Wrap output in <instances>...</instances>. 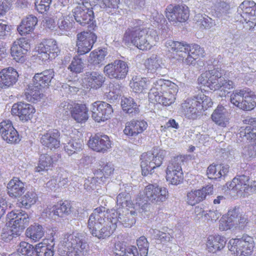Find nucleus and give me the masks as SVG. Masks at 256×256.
Here are the masks:
<instances>
[{
  "instance_id": "f257e3e1",
  "label": "nucleus",
  "mask_w": 256,
  "mask_h": 256,
  "mask_svg": "<svg viewBox=\"0 0 256 256\" xmlns=\"http://www.w3.org/2000/svg\"><path fill=\"white\" fill-rule=\"evenodd\" d=\"M104 208H98L90 215L88 227L90 233L98 238L110 236L117 227V219L114 218V214L106 217Z\"/></svg>"
},
{
  "instance_id": "f03ea898",
  "label": "nucleus",
  "mask_w": 256,
  "mask_h": 256,
  "mask_svg": "<svg viewBox=\"0 0 256 256\" xmlns=\"http://www.w3.org/2000/svg\"><path fill=\"white\" fill-rule=\"evenodd\" d=\"M158 40L156 32L149 28H132L126 30L122 38L126 46L130 44L142 50H150Z\"/></svg>"
},
{
  "instance_id": "7ed1b4c3",
  "label": "nucleus",
  "mask_w": 256,
  "mask_h": 256,
  "mask_svg": "<svg viewBox=\"0 0 256 256\" xmlns=\"http://www.w3.org/2000/svg\"><path fill=\"white\" fill-rule=\"evenodd\" d=\"M165 46L169 51L175 52L178 56V60L184 64L194 65L196 60L202 56L204 50L198 44H189L186 42H180L172 40H168Z\"/></svg>"
},
{
  "instance_id": "20e7f679",
  "label": "nucleus",
  "mask_w": 256,
  "mask_h": 256,
  "mask_svg": "<svg viewBox=\"0 0 256 256\" xmlns=\"http://www.w3.org/2000/svg\"><path fill=\"white\" fill-rule=\"evenodd\" d=\"M198 83L209 88L211 90L221 89L224 92L234 87L232 81L226 80L222 76V73L217 69L206 71L198 78Z\"/></svg>"
},
{
  "instance_id": "39448f33",
  "label": "nucleus",
  "mask_w": 256,
  "mask_h": 256,
  "mask_svg": "<svg viewBox=\"0 0 256 256\" xmlns=\"http://www.w3.org/2000/svg\"><path fill=\"white\" fill-rule=\"evenodd\" d=\"M168 154V152L158 148L143 153L140 156L142 174L147 176L152 174V170L160 166L164 158Z\"/></svg>"
},
{
  "instance_id": "423d86ee",
  "label": "nucleus",
  "mask_w": 256,
  "mask_h": 256,
  "mask_svg": "<svg viewBox=\"0 0 256 256\" xmlns=\"http://www.w3.org/2000/svg\"><path fill=\"white\" fill-rule=\"evenodd\" d=\"M62 244L67 250V256H84L87 247L84 236L80 233L65 234Z\"/></svg>"
},
{
  "instance_id": "0eeeda50",
  "label": "nucleus",
  "mask_w": 256,
  "mask_h": 256,
  "mask_svg": "<svg viewBox=\"0 0 256 256\" xmlns=\"http://www.w3.org/2000/svg\"><path fill=\"white\" fill-rule=\"evenodd\" d=\"M254 247L253 238L248 235L240 238L232 239L229 241L228 248L236 256H246L251 254Z\"/></svg>"
},
{
  "instance_id": "6e6552de",
  "label": "nucleus",
  "mask_w": 256,
  "mask_h": 256,
  "mask_svg": "<svg viewBox=\"0 0 256 256\" xmlns=\"http://www.w3.org/2000/svg\"><path fill=\"white\" fill-rule=\"evenodd\" d=\"M128 70L127 64L118 60L106 64L104 72L110 79L122 80L126 78Z\"/></svg>"
},
{
  "instance_id": "1a4fd4ad",
  "label": "nucleus",
  "mask_w": 256,
  "mask_h": 256,
  "mask_svg": "<svg viewBox=\"0 0 256 256\" xmlns=\"http://www.w3.org/2000/svg\"><path fill=\"white\" fill-rule=\"evenodd\" d=\"M226 186L229 190L243 197L248 194L252 190L249 177L244 174L235 177L232 181L227 182Z\"/></svg>"
},
{
  "instance_id": "9d476101",
  "label": "nucleus",
  "mask_w": 256,
  "mask_h": 256,
  "mask_svg": "<svg viewBox=\"0 0 256 256\" xmlns=\"http://www.w3.org/2000/svg\"><path fill=\"white\" fill-rule=\"evenodd\" d=\"M92 118L98 122H104L110 118L113 109L110 104L104 102L97 101L92 104Z\"/></svg>"
},
{
  "instance_id": "9b49d317",
  "label": "nucleus",
  "mask_w": 256,
  "mask_h": 256,
  "mask_svg": "<svg viewBox=\"0 0 256 256\" xmlns=\"http://www.w3.org/2000/svg\"><path fill=\"white\" fill-rule=\"evenodd\" d=\"M97 36L90 32H82L76 36L77 52L79 55H83L88 52L92 48L96 42Z\"/></svg>"
},
{
  "instance_id": "f8f14e48",
  "label": "nucleus",
  "mask_w": 256,
  "mask_h": 256,
  "mask_svg": "<svg viewBox=\"0 0 256 256\" xmlns=\"http://www.w3.org/2000/svg\"><path fill=\"white\" fill-rule=\"evenodd\" d=\"M166 188L154 184H148L144 189L145 198L142 202L158 204L164 201L168 196Z\"/></svg>"
},
{
  "instance_id": "ddd939ff",
  "label": "nucleus",
  "mask_w": 256,
  "mask_h": 256,
  "mask_svg": "<svg viewBox=\"0 0 256 256\" xmlns=\"http://www.w3.org/2000/svg\"><path fill=\"white\" fill-rule=\"evenodd\" d=\"M39 57L42 60H52L56 57L60 50L56 42L54 39L46 40L41 42L38 47Z\"/></svg>"
},
{
  "instance_id": "4468645a",
  "label": "nucleus",
  "mask_w": 256,
  "mask_h": 256,
  "mask_svg": "<svg viewBox=\"0 0 256 256\" xmlns=\"http://www.w3.org/2000/svg\"><path fill=\"white\" fill-rule=\"evenodd\" d=\"M166 15L170 21L175 22H184L189 17V9L186 5L170 4L166 10Z\"/></svg>"
},
{
  "instance_id": "2eb2a0df",
  "label": "nucleus",
  "mask_w": 256,
  "mask_h": 256,
  "mask_svg": "<svg viewBox=\"0 0 256 256\" xmlns=\"http://www.w3.org/2000/svg\"><path fill=\"white\" fill-rule=\"evenodd\" d=\"M28 214L24 211L18 212H11L7 214L6 225L15 230H18L20 233V231L28 224Z\"/></svg>"
},
{
  "instance_id": "dca6fc26",
  "label": "nucleus",
  "mask_w": 256,
  "mask_h": 256,
  "mask_svg": "<svg viewBox=\"0 0 256 256\" xmlns=\"http://www.w3.org/2000/svg\"><path fill=\"white\" fill-rule=\"evenodd\" d=\"M151 82H152L153 85L148 93V98L150 102L166 90L170 89H174V90H176V85L168 80L160 79L154 82L152 79Z\"/></svg>"
},
{
  "instance_id": "f3484780",
  "label": "nucleus",
  "mask_w": 256,
  "mask_h": 256,
  "mask_svg": "<svg viewBox=\"0 0 256 256\" xmlns=\"http://www.w3.org/2000/svg\"><path fill=\"white\" fill-rule=\"evenodd\" d=\"M213 194V186L208 185L201 189L192 190L186 194V202L191 206H194Z\"/></svg>"
},
{
  "instance_id": "a211bd4d",
  "label": "nucleus",
  "mask_w": 256,
  "mask_h": 256,
  "mask_svg": "<svg viewBox=\"0 0 256 256\" xmlns=\"http://www.w3.org/2000/svg\"><path fill=\"white\" fill-rule=\"evenodd\" d=\"M30 49V45L24 38H20L14 41L11 47V55L17 62H22L24 56Z\"/></svg>"
},
{
  "instance_id": "6ab92c4d",
  "label": "nucleus",
  "mask_w": 256,
  "mask_h": 256,
  "mask_svg": "<svg viewBox=\"0 0 256 256\" xmlns=\"http://www.w3.org/2000/svg\"><path fill=\"white\" fill-rule=\"evenodd\" d=\"M88 144L94 150L104 153L111 148L112 142L106 135L96 134L90 138Z\"/></svg>"
},
{
  "instance_id": "aec40b11",
  "label": "nucleus",
  "mask_w": 256,
  "mask_h": 256,
  "mask_svg": "<svg viewBox=\"0 0 256 256\" xmlns=\"http://www.w3.org/2000/svg\"><path fill=\"white\" fill-rule=\"evenodd\" d=\"M11 112L12 114L18 115L20 120L26 122L32 118L35 109L29 104L20 102L12 106Z\"/></svg>"
},
{
  "instance_id": "412c9836",
  "label": "nucleus",
  "mask_w": 256,
  "mask_h": 256,
  "mask_svg": "<svg viewBox=\"0 0 256 256\" xmlns=\"http://www.w3.org/2000/svg\"><path fill=\"white\" fill-rule=\"evenodd\" d=\"M94 14L93 10L87 8L83 4L78 5L74 11L75 20L83 26L89 24L92 20Z\"/></svg>"
},
{
  "instance_id": "4be33fe9",
  "label": "nucleus",
  "mask_w": 256,
  "mask_h": 256,
  "mask_svg": "<svg viewBox=\"0 0 256 256\" xmlns=\"http://www.w3.org/2000/svg\"><path fill=\"white\" fill-rule=\"evenodd\" d=\"M105 81L104 76L97 72H86L84 74L82 82L86 88L98 89Z\"/></svg>"
},
{
  "instance_id": "5701e85b",
  "label": "nucleus",
  "mask_w": 256,
  "mask_h": 256,
  "mask_svg": "<svg viewBox=\"0 0 256 256\" xmlns=\"http://www.w3.org/2000/svg\"><path fill=\"white\" fill-rule=\"evenodd\" d=\"M18 74L12 67L4 68L0 72V88H6L12 86L18 80Z\"/></svg>"
},
{
  "instance_id": "b1692460",
  "label": "nucleus",
  "mask_w": 256,
  "mask_h": 256,
  "mask_svg": "<svg viewBox=\"0 0 256 256\" xmlns=\"http://www.w3.org/2000/svg\"><path fill=\"white\" fill-rule=\"evenodd\" d=\"M118 217H114L117 219V222H118L125 228H131L136 222L137 213L135 211L129 210L128 208H124L120 210L118 208Z\"/></svg>"
},
{
  "instance_id": "393cba45",
  "label": "nucleus",
  "mask_w": 256,
  "mask_h": 256,
  "mask_svg": "<svg viewBox=\"0 0 256 256\" xmlns=\"http://www.w3.org/2000/svg\"><path fill=\"white\" fill-rule=\"evenodd\" d=\"M147 126L144 120H132L126 124L124 132L128 136H136L145 130Z\"/></svg>"
},
{
  "instance_id": "a878e982",
  "label": "nucleus",
  "mask_w": 256,
  "mask_h": 256,
  "mask_svg": "<svg viewBox=\"0 0 256 256\" xmlns=\"http://www.w3.org/2000/svg\"><path fill=\"white\" fill-rule=\"evenodd\" d=\"M72 212L70 204L68 202L54 206L51 208H46L45 213L48 214L50 218H56V217H64L70 214Z\"/></svg>"
},
{
  "instance_id": "bb28decb",
  "label": "nucleus",
  "mask_w": 256,
  "mask_h": 256,
  "mask_svg": "<svg viewBox=\"0 0 256 256\" xmlns=\"http://www.w3.org/2000/svg\"><path fill=\"white\" fill-rule=\"evenodd\" d=\"M60 132L56 130L43 134L40 139L42 144L52 150L59 148L60 145Z\"/></svg>"
},
{
  "instance_id": "cd10ccee",
  "label": "nucleus",
  "mask_w": 256,
  "mask_h": 256,
  "mask_svg": "<svg viewBox=\"0 0 256 256\" xmlns=\"http://www.w3.org/2000/svg\"><path fill=\"white\" fill-rule=\"evenodd\" d=\"M138 250L135 246L128 248L126 250V256H147L149 244L147 239L144 236H140L137 240Z\"/></svg>"
},
{
  "instance_id": "c85d7f7f",
  "label": "nucleus",
  "mask_w": 256,
  "mask_h": 256,
  "mask_svg": "<svg viewBox=\"0 0 256 256\" xmlns=\"http://www.w3.org/2000/svg\"><path fill=\"white\" fill-rule=\"evenodd\" d=\"M7 189L8 195L14 198L20 197L26 190L24 184L18 178H14L8 182Z\"/></svg>"
},
{
  "instance_id": "c756f323",
  "label": "nucleus",
  "mask_w": 256,
  "mask_h": 256,
  "mask_svg": "<svg viewBox=\"0 0 256 256\" xmlns=\"http://www.w3.org/2000/svg\"><path fill=\"white\" fill-rule=\"evenodd\" d=\"M54 75L53 70H46L40 73L35 74L32 80L36 85L44 88L49 86Z\"/></svg>"
},
{
  "instance_id": "7c9ffc66",
  "label": "nucleus",
  "mask_w": 256,
  "mask_h": 256,
  "mask_svg": "<svg viewBox=\"0 0 256 256\" xmlns=\"http://www.w3.org/2000/svg\"><path fill=\"white\" fill-rule=\"evenodd\" d=\"M228 112L222 106H218L212 114V119L218 126L226 127L229 124Z\"/></svg>"
},
{
  "instance_id": "2f4dec72",
  "label": "nucleus",
  "mask_w": 256,
  "mask_h": 256,
  "mask_svg": "<svg viewBox=\"0 0 256 256\" xmlns=\"http://www.w3.org/2000/svg\"><path fill=\"white\" fill-rule=\"evenodd\" d=\"M70 136V140L65 144L64 146L65 152L69 155L77 153L82 150L84 146V142L80 138L82 135L80 134V136H76L74 134Z\"/></svg>"
},
{
  "instance_id": "473e14b6",
  "label": "nucleus",
  "mask_w": 256,
  "mask_h": 256,
  "mask_svg": "<svg viewBox=\"0 0 256 256\" xmlns=\"http://www.w3.org/2000/svg\"><path fill=\"white\" fill-rule=\"evenodd\" d=\"M238 12L242 18L256 16V4L254 1L244 0L238 6Z\"/></svg>"
},
{
  "instance_id": "72a5a7b5",
  "label": "nucleus",
  "mask_w": 256,
  "mask_h": 256,
  "mask_svg": "<svg viewBox=\"0 0 256 256\" xmlns=\"http://www.w3.org/2000/svg\"><path fill=\"white\" fill-rule=\"evenodd\" d=\"M152 80V78L150 80L148 78L136 76L132 78L130 86L133 92L140 93L148 89Z\"/></svg>"
},
{
  "instance_id": "f704fd0d",
  "label": "nucleus",
  "mask_w": 256,
  "mask_h": 256,
  "mask_svg": "<svg viewBox=\"0 0 256 256\" xmlns=\"http://www.w3.org/2000/svg\"><path fill=\"white\" fill-rule=\"evenodd\" d=\"M144 65L150 72H156L157 74H162L161 70L164 68V65L162 59L156 54H152L144 62Z\"/></svg>"
},
{
  "instance_id": "c9c22d12",
  "label": "nucleus",
  "mask_w": 256,
  "mask_h": 256,
  "mask_svg": "<svg viewBox=\"0 0 256 256\" xmlns=\"http://www.w3.org/2000/svg\"><path fill=\"white\" fill-rule=\"evenodd\" d=\"M38 22L37 18L32 15L24 19L18 28V31L22 35H26L32 32Z\"/></svg>"
},
{
  "instance_id": "e433bc0d",
  "label": "nucleus",
  "mask_w": 256,
  "mask_h": 256,
  "mask_svg": "<svg viewBox=\"0 0 256 256\" xmlns=\"http://www.w3.org/2000/svg\"><path fill=\"white\" fill-rule=\"evenodd\" d=\"M194 98H188L181 104V112L189 118H194L198 112Z\"/></svg>"
},
{
  "instance_id": "4c0bfd02",
  "label": "nucleus",
  "mask_w": 256,
  "mask_h": 256,
  "mask_svg": "<svg viewBox=\"0 0 256 256\" xmlns=\"http://www.w3.org/2000/svg\"><path fill=\"white\" fill-rule=\"evenodd\" d=\"M43 88L33 84H29L26 89L24 94L26 99L30 102H34L38 100L43 96Z\"/></svg>"
},
{
  "instance_id": "58836bf2",
  "label": "nucleus",
  "mask_w": 256,
  "mask_h": 256,
  "mask_svg": "<svg viewBox=\"0 0 256 256\" xmlns=\"http://www.w3.org/2000/svg\"><path fill=\"white\" fill-rule=\"evenodd\" d=\"M226 242V239L224 236H210L208 238L206 246L209 252H215L224 248Z\"/></svg>"
},
{
  "instance_id": "ea45409f",
  "label": "nucleus",
  "mask_w": 256,
  "mask_h": 256,
  "mask_svg": "<svg viewBox=\"0 0 256 256\" xmlns=\"http://www.w3.org/2000/svg\"><path fill=\"white\" fill-rule=\"evenodd\" d=\"M178 92V86H176V91L174 89L166 90L150 102L153 103L156 102L165 106H170L176 100L175 96Z\"/></svg>"
},
{
  "instance_id": "a19ab883",
  "label": "nucleus",
  "mask_w": 256,
  "mask_h": 256,
  "mask_svg": "<svg viewBox=\"0 0 256 256\" xmlns=\"http://www.w3.org/2000/svg\"><path fill=\"white\" fill-rule=\"evenodd\" d=\"M228 172V166L211 164L207 168L206 174L210 179H217L224 176Z\"/></svg>"
},
{
  "instance_id": "79ce46f5",
  "label": "nucleus",
  "mask_w": 256,
  "mask_h": 256,
  "mask_svg": "<svg viewBox=\"0 0 256 256\" xmlns=\"http://www.w3.org/2000/svg\"><path fill=\"white\" fill-rule=\"evenodd\" d=\"M88 110L84 104H76L71 110L72 116L78 122H85L88 118Z\"/></svg>"
},
{
  "instance_id": "37998d69",
  "label": "nucleus",
  "mask_w": 256,
  "mask_h": 256,
  "mask_svg": "<svg viewBox=\"0 0 256 256\" xmlns=\"http://www.w3.org/2000/svg\"><path fill=\"white\" fill-rule=\"evenodd\" d=\"M72 18L70 14H60L58 15L57 25L61 34H65L72 27Z\"/></svg>"
},
{
  "instance_id": "c03bdc74",
  "label": "nucleus",
  "mask_w": 256,
  "mask_h": 256,
  "mask_svg": "<svg viewBox=\"0 0 256 256\" xmlns=\"http://www.w3.org/2000/svg\"><path fill=\"white\" fill-rule=\"evenodd\" d=\"M54 246V238L51 240L50 244L39 243L36 245L35 248H34V253L38 256H53Z\"/></svg>"
},
{
  "instance_id": "a18cd8bd",
  "label": "nucleus",
  "mask_w": 256,
  "mask_h": 256,
  "mask_svg": "<svg viewBox=\"0 0 256 256\" xmlns=\"http://www.w3.org/2000/svg\"><path fill=\"white\" fill-rule=\"evenodd\" d=\"M242 110H250L256 106V96L248 88H244Z\"/></svg>"
},
{
  "instance_id": "49530a36",
  "label": "nucleus",
  "mask_w": 256,
  "mask_h": 256,
  "mask_svg": "<svg viewBox=\"0 0 256 256\" xmlns=\"http://www.w3.org/2000/svg\"><path fill=\"white\" fill-rule=\"evenodd\" d=\"M230 14V6L226 2H218L213 12V16L222 20H226Z\"/></svg>"
},
{
  "instance_id": "de8ad7c7",
  "label": "nucleus",
  "mask_w": 256,
  "mask_h": 256,
  "mask_svg": "<svg viewBox=\"0 0 256 256\" xmlns=\"http://www.w3.org/2000/svg\"><path fill=\"white\" fill-rule=\"evenodd\" d=\"M240 214L241 213L238 208H234L229 210L227 214V219L225 220L226 228H222V230H224L234 228V226L236 225L237 220L239 218ZM220 228L222 229L220 226Z\"/></svg>"
},
{
  "instance_id": "09e8293b",
  "label": "nucleus",
  "mask_w": 256,
  "mask_h": 256,
  "mask_svg": "<svg viewBox=\"0 0 256 256\" xmlns=\"http://www.w3.org/2000/svg\"><path fill=\"white\" fill-rule=\"evenodd\" d=\"M121 105L124 111L126 113L134 116L139 112L137 104L134 102L132 98H124L122 100Z\"/></svg>"
},
{
  "instance_id": "8fccbe9b",
  "label": "nucleus",
  "mask_w": 256,
  "mask_h": 256,
  "mask_svg": "<svg viewBox=\"0 0 256 256\" xmlns=\"http://www.w3.org/2000/svg\"><path fill=\"white\" fill-rule=\"evenodd\" d=\"M26 235L32 240L36 242L44 236V231L42 226L35 224L26 229Z\"/></svg>"
},
{
  "instance_id": "3c124183",
  "label": "nucleus",
  "mask_w": 256,
  "mask_h": 256,
  "mask_svg": "<svg viewBox=\"0 0 256 256\" xmlns=\"http://www.w3.org/2000/svg\"><path fill=\"white\" fill-rule=\"evenodd\" d=\"M34 254V246L25 242H22L18 246L16 252H13L9 256L16 254V256H33Z\"/></svg>"
},
{
  "instance_id": "603ef678",
  "label": "nucleus",
  "mask_w": 256,
  "mask_h": 256,
  "mask_svg": "<svg viewBox=\"0 0 256 256\" xmlns=\"http://www.w3.org/2000/svg\"><path fill=\"white\" fill-rule=\"evenodd\" d=\"M106 54L107 52L105 50H94L90 53L88 62L94 66H98L104 62Z\"/></svg>"
},
{
  "instance_id": "864d4df0",
  "label": "nucleus",
  "mask_w": 256,
  "mask_h": 256,
  "mask_svg": "<svg viewBox=\"0 0 256 256\" xmlns=\"http://www.w3.org/2000/svg\"><path fill=\"white\" fill-rule=\"evenodd\" d=\"M240 136L249 142L256 144V128L252 126H246L245 128H242L239 132Z\"/></svg>"
},
{
  "instance_id": "5fc2aeb1",
  "label": "nucleus",
  "mask_w": 256,
  "mask_h": 256,
  "mask_svg": "<svg viewBox=\"0 0 256 256\" xmlns=\"http://www.w3.org/2000/svg\"><path fill=\"white\" fill-rule=\"evenodd\" d=\"M194 98L196 103H197L196 105L198 112L202 110H206L211 107L213 104L211 98L202 92Z\"/></svg>"
},
{
  "instance_id": "6e6d98bb",
  "label": "nucleus",
  "mask_w": 256,
  "mask_h": 256,
  "mask_svg": "<svg viewBox=\"0 0 256 256\" xmlns=\"http://www.w3.org/2000/svg\"><path fill=\"white\" fill-rule=\"evenodd\" d=\"M53 161L51 156L47 154H41L40 158L38 165L36 168V171L40 172L47 170L52 165Z\"/></svg>"
},
{
  "instance_id": "4d7b16f0",
  "label": "nucleus",
  "mask_w": 256,
  "mask_h": 256,
  "mask_svg": "<svg viewBox=\"0 0 256 256\" xmlns=\"http://www.w3.org/2000/svg\"><path fill=\"white\" fill-rule=\"evenodd\" d=\"M244 95V88L242 90H236L230 94V102L234 106L242 110Z\"/></svg>"
},
{
  "instance_id": "13d9d810",
  "label": "nucleus",
  "mask_w": 256,
  "mask_h": 256,
  "mask_svg": "<svg viewBox=\"0 0 256 256\" xmlns=\"http://www.w3.org/2000/svg\"><path fill=\"white\" fill-rule=\"evenodd\" d=\"M166 180L167 182L173 185H178L181 184L184 179L182 171L174 172H166Z\"/></svg>"
},
{
  "instance_id": "bf43d9fd",
  "label": "nucleus",
  "mask_w": 256,
  "mask_h": 256,
  "mask_svg": "<svg viewBox=\"0 0 256 256\" xmlns=\"http://www.w3.org/2000/svg\"><path fill=\"white\" fill-rule=\"evenodd\" d=\"M8 132L11 134H16V130L14 128L10 120H4L0 123V135L2 138H6Z\"/></svg>"
},
{
  "instance_id": "052dcab7",
  "label": "nucleus",
  "mask_w": 256,
  "mask_h": 256,
  "mask_svg": "<svg viewBox=\"0 0 256 256\" xmlns=\"http://www.w3.org/2000/svg\"><path fill=\"white\" fill-rule=\"evenodd\" d=\"M84 68V63L83 60L77 56L73 58L68 68L70 72L76 74L82 72Z\"/></svg>"
},
{
  "instance_id": "680f3d73",
  "label": "nucleus",
  "mask_w": 256,
  "mask_h": 256,
  "mask_svg": "<svg viewBox=\"0 0 256 256\" xmlns=\"http://www.w3.org/2000/svg\"><path fill=\"white\" fill-rule=\"evenodd\" d=\"M183 162V158L181 156H177L172 158L168 162L166 170V172H174L182 171V164Z\"/></svg>"
},
{
  "instance_id": "e2e57ef3",
  "label": "nucleus",
  "mask_w": 256,
  "mask_h": 256,
  "mask_svg": "<svg viewBox=\"0 0 256 256\" xmlns=\"http://www.w3.org/2000/svg\"><path fill=\"white\" fill-rule=\"evenodd\" d=\"M194 18L197 22H200L202 26L206 29H209L216 24L214 20L206 15L204 16L198 14L195 16Z\"/></svg>"
},
{
  "instance_id": "0e129e2a",
  "label": "nucleus",
  "mask_w": 256,
  "mask_h": 256,
  "mask_svg": "<svg viewBox=\"0 0 256 256\" xmlns=\"http://www.w3.org/2000/svg\"><path fill=\"white\" fill-rule=\"evenodd\" d=\"M119 2L120 0H98V6L113 14L112 10L117 8Z\"/></svg>"
},
{
  "instance_id": "69168bd1",
  "label": "nucleus",
  "mask_w": 256,
  "mask_h": 256,
  "mask_svg": "<svg viewBox=\"0 0 256 256\" xmlns=\"http://www.w3.org/2000/svg\"><path fill=\"white\" fill-rule=\"evenodd\" d=\"M37 199L38 198L35 192H28L22 198L20 202L24 206L28 208L36 202Z\"/></svg>"
},
{
  "instance_id": "338daca9",
  "label": "nucleus",
  "mask_w": 256,
  "mask_h": 256,
  "mask_svg": "<svg viewBox=\"0 0 256 256\" xmlns=\"http://www.w3.org/2000/svg\"><path fill=\"white\" fill-rule=\"evenodd\" d=\"M20 235L18 230H15L11 227H6L2 229V232L1 234L2 238L4 241L8 242L14 237Z\"/></svg>"
},
{
  "instance_id": "774afa93",
  "label": "nucleus",
  "mask_w": 256,
  "mask_h": 256,
  "mask_svg": "<svg viewBox=\"0 0 256 256\" xmlns=\"http://www.w3.org/2000/svg\"><path fill=\"white\" fill-rule=\"evenodd\" d=\"M100 178H98V176L96 177H88L84 180V187L88 192H91L96 188L98 184H100V182L102 181Z\"/></svg>"
}]
</instances>
